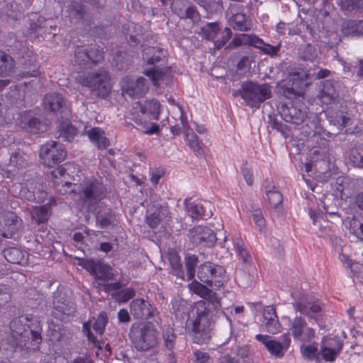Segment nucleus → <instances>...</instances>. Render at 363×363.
Here are the masks:
<instances>
[{"mask_svg":"<svg viewBox=\"0 0 363 363\" xmlns=\"http://www.w3.org/2000/svg\"><path fill=\"white\" fill-rule=\"evenodd\" d=\"M107 189L103 182L96 178L86 179L79 186L77 201L89 213H95L99 203L104 199Z\"/></svg>","mask_w":363,"mask_h":363,"instance_id":"nucleus-1","label":"nucleus"},{"mask_svg":"<svg viewBox=\"0 0 363 363\" xmlns=\"http://www.w3.org/2000/svg\"><path fill=\"white\" fill-rule=\"evenodd\" d=\"M196 310V316L187 324V330L195 343L203 345L211 338V315L205 302L198 303Z\"/></svg>","mask_w":363,"mask_h":363,"instance_id":"nucleus-2","label":"nucleus"},{"mask_svg":"<svg viewBox=\"0 0 363 363\" xmlns=\"http://www.w3.org/2000/svg\"><path fill=\"white\" fill-rule=\"evenodd\" d=\"M234 97L240 96L245 105L251 108L257 109L266 100L272 97V86L267 83L259 84L252 81H246L233 93Z\"/></svg>","mask_w":363,"mask_h":363,"instance_id":"nucleus-3","label":"nucleus"},{"mask_svg":"<svg viewBox=\"0 0 363 363\" xmlns=\"http://www.w3.org/2000/svg\"><path fill=\"white\" fill-rule=\"evenodd\" d=\"M133 347L138 352H147L158 344L157 332L150 323H133L128 333Z\"/></svg>","mask_w":363,"mask_h":363,"instance_id":"nucleus-4","label":"nucleus"},{"mask_svg":"<svg viewBox=\"0 0 363 363\" xmlns=\"http://www.w3.org/2000/svg\"><path fill=\"white\" fill-rule=\"evenodd\" d=\"M76 81L84 86L92 88L103 99L106 98L111 91V77L106 71L79 74Z\"/></svg>","mask_w":363,"mask_h":363,"instance_id":"nucleus-5","label":"nucleus"},{"mask_svg":"<svg viewBox=\"0 0 363 363\" xmlns=\"http://www.w3.org/2000/svg\"><path fill=\"white\" fill-rule=\"evenodd\" d=\"M225 268L211 262L200 264L197 270V277L202 283L213 289L222 286L226 280Z\"/></svg>","mask_w":363,"mask_h":363,"instance_id":"nucleus-6","label":"nucleus"},{"mask_svg":"<svg viewBox=\"0 0 363 363\" xmlns=\"http://www.w3.org/2000/svg\"><path fill=\"white\" fill-rule=\"evenodd\" d=\"M120 86L123 94L130 98L143 97L149 90V83L143 77L125 76L121 79Z\"/></svg>","mask_w":363,"mask_h":363,"instance_id":"nucleus-7","label":"nucleus"},{"mask_svg":"<svg viewBox=\"0 0 363 363\" xmlns=\"http://www.w3.org/2000/svg\"><path fill=\"white\" fill-rule=\"evenodd\" d=\"M76 312L74 303L61 291L53 295L52 315L60 321H68Z\"/></svg>","mask_w":363,"mask_h":363,"instance_id":"nucleus-8","label":"nucleus"},{"mask_svg":"<svg viewBox=\"0 0 363 363\" xmlns=\"http://www.w3.org/2000/svg\"><path fill=\"white\" fill-rule=\"evenodd\" d=\"M255 339L262 343L272 355L277 358L284 357L291 343L289 333L284 334L281 342L272 340L268 335L261 334L257 335Z\"/></svg>","mask_w":363,"mask_h":363,"instance_id":"nucleus-9","label":"nucleus"},{"mask_svg":"<svg viewBox=\"0 0 363 363\" xmlns=\"http://www.w3.org/2000/svg\"><path fill=\"white\" fill-rule=\"evenodd\" d=\"M343 342L338 336H324L320 342V354L325 362H333L340 353Z\"/></svg>","mask_w":363,"mask_h":363,"instance_id":"nucleus-10","label":"nucleus"},{"mask_svg":"<svg viewBox=\"0 0 363 363\" xmlns=\"http://www.w3.org/2000/svg\"><path fill=\"white\" fill-rule=\"evenodd\" d=\"M189 238L193 243L212 247L217 240L215 233L209 228L197 225L189 230Z\"/></svg>","mask_w":363,"mask_h":363,"instance_id":"nucleus-11","label":"nucleus"},{"mask_svg":"<svg viewBox=\"0 0 363 363\" xmlns=\"http://www.w3.org/2000/svg\"><path fill=\"white\" fill-rule=\"evenodd\" d=\"M290 330L295 339L310 342L315 337V330L310 327L301 316H296L291 320Z\"/></svg>","mask_w":363,"mask_h":363,"instance_id":"nucleus-12","label":"nucleus"},{"mask_svg":"<svg viewBox=\"0 0 363 363\" xmlns=\"http://www.w3.org/2000/svg\"><path fill=\"white\" fill-rule=\"evenodd\" d=\"M130 313L137 319L148 320L157 313V310L143 298H136L130 303Z\"/></svg>","mask_w":363,"mask_h":363,"instance_id":"nucleus-13","label":"nucleus"},{"mask_svg":"<svg viewBox=\"0 0 363 363\" xmlns=\"http://www.w3.org/2000/svg\"><path fill=\"white\" fill-rule=\"evenodd\" d=\"M67 151L62 144L50 140L40 146L39 157L40 159H65Z\"/></svg>","mask_w":363,"mask_h":363,"instance_id":"nucleus-14","label":"nucleus"},{"mask_svg":"<svg viewBox=\"0 0 363 363\" xmlns=\"http://www.w3.org/2000/svg\"><path fill=\"white\" fill-rule=\"evenodd\" d=\"M308 77V71L301 70L293 73L291 76V86L284 89V95L287 98L298 95L302 88L306 85L307 83L306 82Z\"/></svg>","mask_w":363,"mask_h":363,"instance_id":"nucleus-15","label":"nucleus"},{"mask_svg":"<svg viewBox=\"0 0 363 363\" xmlns=\"http://www.w3.org/2000/svg\"><path fill=\"white\" fill-rule=\"evenodd\" d=\"M319 135H318L316 133L313 135L316 145L313 146L311 150V155L313 156V157H320L321 159H325L329 155L330 142L324 137L327 136L328 138H331L333 134L323 130L322 133H320Z\"/></svg>","mask_w":363,"mask_h":363,"instance_id":"nucleus-16","label":"nucleus"},{"mask_svg":"<svg viewBox=\"0 0 363 363\" xmlns=\"http://www.w3.org/2000/svg\"><path fill=\"white\" fill-rule=\"evenodd\" d=\"M20 120L21 128L28 133L38 134L47 130V124L40 121L38 118H30V111L21 113Z\"/></svg>","mask_w":363,"mask_h":363,"instance_id":"nucleus-17","label":"nucleus"},{"mask_svg":"<svg viewBox=\"0 0 363 363\" xmlns=\"http://www.w3.org/2000/svg\"><path fill=\"white\" fill-rule=\"evenodd\" d=\"M43 107L46 111L54 114H61L66 108V102L61 94L48 93L44 96Z\"/></svg>","mask_w":363,"mask_h":363,"instance_id":"nucleus-18","label":"nucleus"},{"mask_svg":"<svg viewBox=\"0 0 363 363\" xmlns=\"http://www.w3.org/2000/svg\"><path fill=\"white\" fill-rule=\"evenodd\" d=\"M293 306L296 311H298L311 318H313V315L321 311V307L318 302H309L303 296L298 297L293 296Z\"/></svg>","mask_w":363,"mask_h":363,"instance_id":"nucleus-19","label":"nucleus"},{"mask_svg":"<svg viewBox=\"0 0 363 363\" xmlns=\"http://www.w3.org/2000/svg\"><path fill=\"white\" fill-rule=\"evenodd\" d=\"M281 115L286 122L299 125L303 122L306 113L294 104H284L281 108Z\"/></svg>","mask_w":363,"mask_h":363,"instance_id":"nucleus-20","label":"nucleus"},{"mask_svg":"<svg viewBox=\"0 0 363 363\" xmlns=\"http://www.w3.org/2000/svg\"><path fill=\"white\" fill-rule=\"evenodd\" d=\"M4 228L7 232L3 233L2 236L11 238L22 225V220L14 213L8 211L4 214Z\"/></svg>","mask_w":363,"mask_h":363,"instance_id":"nucleus-21","label":"nucleus"},{"mask_svg":"<svg viewBox=\"0 0 363 363\" xmlns=\"http://www.w3.org/2000/svg\"><path fill=\"white\" fill-rule=\"evenodd\" d=\"M338 92L334 85L333 82L325 80L320 89L318 98L322 104L328 105L334 103L338 98Z\"/></svg>","mask_w":363,"mask_h":363,"instance_id":"nucleus-22","label":"nucleus"},{"mask_svg":"<svg viewBox=\"0 0 363 363\" xmlns=\"http://www.w3.org/2000/svg\"><path fill=\"white\" fill-rule=\"evenodd\" d=\"M136 104L143 115H145L149 119L158 120L160 104L157 100L150 99L145 100L143 103L137 102Z\"/></svg>","mask_w":363,"mask_h":363,"instance_id":"nucleus-23","label":"nucleus"},{"mask_svg":"<svg viewBox=\"0 0 363 363\" xmlns=\"http://www.w3.org/2000/svg\"><path fill=\"white\" fill-rule=\"evenodd\" d=\"M245 38H250V45L260 50L265 55L274 57L276 56L279 51L280 44L273 46L264 43L262 39L257 35H245Z\"/></svg>","mask_w":363,"mask_h":363,"instance_id":"nucleus-24","label":"nucleus"},{"mask_svg":"<svg viewBox=\"0 0 363 363\" xmlns=\"http://www.w3.org/2000/svg\"><path fill=\"white\" fill-rule=\"evenodd\" d=\"M88 52L78 51L77 57H80V54L83 55L84 59H80V61H89V65H96L101 62L104 58V52L103 48L97 45H91L89 48Z\"/></svg>","mask_w":363,"mask_h":363,"instance_id":"nucleus-25","label":"nucleus"},{"mask_svg":"<svg viewBox=\"0 0 363 363\" xmlns=\"http://www.w3.org/2000/svg\"><path fill=\"white\" fill-rule=\"evenodd\" d=\"M87 135L91 143L99 149H106L110 145V141L105 132L99 127H94L87 131Z\"/></svg>","mask_w":363,"mask_h":363,"instance_id":"nucleus-26","label":"nucleus"},{"mask_svg":"<svg viewBox=\"0 0 363 363\" xmlns=\"http://www.w3.org/2000/svg\"><path fill=\"white\" fill-rule=\"evenodd\" d=\"M186 140L189 147L194 152L196 157H202L205 154L206 146L199 140L198 135L192 130L185 133Z\"/></svg>","mask_w":363,"mask_h":363,"instance_id":"nucleus-27","label":"nucleus"},{"mask_svg":"<svg viewBox=\"0 0 363 363\" xmlns=\"http://www.w3.org/2000/svg\"><path fill=\"white\" fill-rule=\"evenodd\" d=\"M59 135L65 141L72 142L77 134V129L72 125L70 121L61 120L57 126Z\"/></svg>","mask_w":363,"mask_h":363,"instance_id":"nucleus-28","label":"nucleus"},{"mask_svg":"<svg viewBox=\"0 0 363 363\" xmlns=\"http://www.w3.org/2000/svg\"><path fill=\"white\" fill-rule=\"evenodd\" d=\"M28 325L24 324L21 318H16L10 323V328L13 337L19 340V344L23 342L26 345V332L28 330Z\"/></svg>","mask_w":363,"mask_h":363,"instance_id":"nucleus-29","label":"nucleus"},{"mask_svg":"<svg viewBox=\"0 0 363 363\" xmlns=\"http://www.w3.org/2000/svg\"><path fill=\"white\" fill-rule=\"evenodd\" d=\"M15 71V61L11 56L0 50V77L11 75Z\"/></svg>","mask_w":363,"mask_h":363,"instance_id":"nucleus-30","label":"nucleus"},{"mask_svg":"<svg viewBox=\"0 0 363 363\" xmlns=\"http://www.w3.org/2000/svg\"><path fill=\"white\" fill-rule=\"evenodd\" d=\"M164 57V51L162 48L156 47H147L143 51V58L150 65L160 62Z\"/></svg>","mask_w":363,"mask_h":363,"instance_id":"nucleus-31","label":"nucleus"},{"mask_svg":"<svg viewBox=\"0 0 363 363\" xmlns=\"http://www.w3.org/2000/svg\"><path fill=\"white\" fill-rule=\"evenodd\" d=\"M96 222L101 228H108L115 225L116 216L113 211L108 209L107 211H96Z\"/></svg>","mask_w":363,"mask_h":363,"instance_id":"nucleus-32","label":"nucleus"},{"mask_svg":"<svg viewBox=\"0 0 363 363\" xmlns=\"http://www.w3.org/2000/svg\"><path fill=\"white\" fill-rule=\"evenodd\" d=\"M337 4L343 12L363 13V0H339Z\"/></svg>","mask_w":363,"mask_h":363,"instance_id":"nucleus-33","label":"nucleus"},{"mask_svg":"<svg viewBox=\"0 0 363 363\" xmlns=\"http://www.w3.org/2000/svg\"><path fill=\"white\" fill-rule=\"evenodd\" d=\"M232 26L234 30L248 31L251 29V22L246 18L245 14L238 13L232 17Z\"/></svg>","mask_w":363,"mask_h":363,"instance_id":"nucleus-34","label":"nucleus"},{"mask_svg":"<svg viewBox=\"0 0 363 363\" xmlns=\"http://www.w3.org/2000/svg\"><path fill=\"white\" fill-rule=\"evenodd\" d=\"M2 254L5 259L12 264H21L24 260L23 252L16 247L5 249Z\"/></svg>","mask_w":363,"mask_h":363,"instance_id":"nucleus-35","label":"nucleus"},{"mask_svg":"<svg viewBox=\"0 0 363 363\" xmlns=\"http://www.w3.org/2000/svg\"><path fill=\"white\" fill-rule=\"evenodd\" d=\"M46 20L44 17L39 16L36 22L32 21L30 23L29 34L33 35L34 38H38L46 33L45 23Z\"/></svg>","mask_w":363,"mask_h":363,"instance_id":"nucleus-36","label":"nucleus"},{"mask_svg":"<svg viewBox=\"0 0 363 363\" xmlns=\"http://www.w3.org/2000/svg\"><path fill=\"white\" fill-rule=\"evenodd\" d=\"M143 73L152 80L154 86H157L160 85V81L164 78L166 70L164 68L155 66L152 68L146 69Z\"/></svg>","mask_w":363,"mask_h":363,"instance_id":"nucleus-37","label":"nucleus"},{"mask_svg":"<svg viewBox=\"0 0 363 363\" xmlns=\"http://www.w3.org/2000/svg\"><path fill=\"white\" fill-rule=\"evenodd\" d=\"M265 189L269 203L272 208H277L282 204V195L279 191L275 189L274 186H267Z\"/></svg>","mask_w":363,"mask_h":363,"instance_id":"nucleus-38","label":"nucleus"},{"mask_svg":"<svg viewBox=\"0 0 363 363\" xmlns=\"http://www.w3.org/2000/svg\"><path fill=\"white\" fill-rule=\"evenodd\" d=\"M127 118L134 121L137 125H140L143 128H146L147 126V116L140 113L139 108H138V104L136 103L130 111Z\"/></svg>","mask_w":363,"mask_h":363,"instance_id":"nucleus-39","label":"nucleus"},{"mask_svg":"<svg viewBox=\"0 0 363 363\" xmlns=\"http://www.w3.org/2000/svg\"><path fill=\"white\" fill-rule=\"evenodd\" d=\"M50 208L48 206H36L32 212V218L38 223H45L49 218Z\"/></svg>","mask_w":363,"mask_h":363,"instance_id":"nucleus-40","label":"nucleus"},{"mask_svg":"<svg viewBox=\"0 0 363 363\" xmlns=\"http://www.w3.org/2000/svg\"><path fill=\"white\" fill-rule=\"evenodd\" d=\"M301 350L303 356L310 360L320 362V350L318 351V347L315 345H302Z\"/></svg>","mask_w":363,"mask_h":363,"instance_id":"nucleus-41","label":"nucleus"},{"mask_svg":"<svg viewBox=\"0 0 363 363\" xmlns=\"http://www.w3.org/2000/svg\"><path fill=\"white\" fill-rule=\"evenodd\" d=\"M358 20H346L341 27V32L344 36L358 35Z\"/></svg>","mask_w":363,"mask_h":363,"instance_id":"nucleus-42","label":"nucleus"},{"mask_svg":"<svg viewBox=\"0 0 363 363\" xmlns=\"http://www.w3.org/2000/svg\"><path fill=\"white\" fill-rule=\"evenodd\" d=\"M347 227L350 233L357 236L359 240H363V222L352 218L349 220Z\"/></svg>","mask_w":363,"mask_h":363,"instance_id":"nucleus-43","label":"nucleus"},{"mask_svg":"<svg viewBox=\"0 0 363 363\" xmlns=\"http://www.w3.org/2000/svg\"><path fill=\"white\" fill-rule=\"evenodd\" d=\"M185 206L186 211L191 218L197 220L203 216V207L195 202L186 201Z\"/></svg>","mask_w":363,"mask_h":363,"instance_id":"nucleus-44","label":"nucleus"},{"mask_svg":"<svg viewBox=\"0 0 363 363\" xmlns=\"http://www.w3.org/2000/svg\"><path fill=\"white\" fill-rule=\"evenodd\" d=\"M135 296V291L133 288H125L112 294V297L119 303H125Z\"/></svg>","mask_w":363,"mask_h":363,"instance_id":"nucleus-45","label":"nucleus"},{"mask_svg":"<svg viewBox=\"0 0 363 363\" xmlns=\"http://www.w3.org/2000/svg\"><path fill=\"white\" fill-rule=\"evenodd\" d=\"M162 337L165 347L172 350L174 348L177 336L174 333V330L170 327H167L162 330Z\"/></svg>","mask_w":363,"mask_h":363,"instance_id":"nucleus-46","label":"nucleus"},{"mask_svg":"<svg viewBox=\"0 0 363 363\" xmlns=\"http://www.w3.org/2000/svg\"><path fill=\"white\" fill-rule=\"evenodd\" d=\"M198 257L193 255L186 257L185 258V267L186 269V276L188 280H191L195 277V267L198 264Z\"/></svg>","mask_w":363,"mask_h":363,"instance_id":"nucleus-47","label":"nucleus"},{"mask_svg":"<svg viewBox=\"0 0 363 363\" xmlns=\"http://www.w3.org/2000/svg\"><path fill=\"white\" fill-rule=\"evenodd\" d=\"M112 269L110 266L99 263L97 268V273L95 274L96 279L103 281L112 279Z\"/></svg>","mask_w":363,"mask_h":363,"instance_id":"nucleus-48","label":"nucleus"},{"mask_svg":"<svg viewBox=\"0 0 363 363\" xmlns=\"http://www.w3.org/2000/svg\"><path fill=\"white\" fill-rule=\"evenodd\" d=\"M108 318L106 312L102 311L99 313L93 325V328L95 332L99 335H102L108 323Z\"/></svg>","mask_w":363,"mask_h":363,"instance_id":"nucleus-49","label":"nucleus"},{"mask_svg":"<svg viewBox=\"0 0 363 363\" xmlns=\"http://www.w3.org/2000/svg\"><path fill=\"white\" fill-rule=\"evenodd\" d=\"M62 325L55 324L53 321L49 324L48 335L52 342L60 341L62 336Z\"/></svg>","mask_w":363,"mask_h":363,"instance_id":"nucleus-50","label":"nucleus"},{"mask_svg":"<svg viewBox=\"0 0 363 363\" xmlns=\"http://www.w3.org/2000/svg\"><path fill=\"white\" fill-rule=\"evenodd\" d=\"M169 259L174 274L178 277L184 279V272L182 270V265L179 256L175 254L170 255Z\"/></svg>","mask_w":363,"mask_h":363,"instance_id":"nucleus-51","label":"nucleus"},{"mask_svg":"<svg viewBox=\"0 0 363 363\" xmlns=\"http://www.w3.org/2000/svg\"><path fill=\"white\" fill-rule=\"evenodd\" d=\"M220 30L219 23H208L202 28V32L207 39H213Z\"/></svg>","mask_w":363,"mask_h":363,"instance_id":"nucleus-52","label":"nucleus"},{"mask_svg":"<svg viewBox=\"0 0 363 363\" xmlns=\"http://www.w3.org/2000/svg\"><path fill=\"white\" fill-rule=\"evenodd\" d=\"M91 323L90 320L84 323L82 326V332L86 336L88 340L94 344V347L101 350V343L91 333Z\"/></svg>","mask_w":363,"mask_h":363,"instance_id":"nucleus-53","label":"nucleus"},{"mask_svg":"<svg viewBox=\"0 0 363 363\" xmlns=\"http://www.w3.org/2000/svg\"><path fill=\"white\" fill-rule=\"evenodd\" d=\"M223 313L225 316L226 320L225 323L224 328L220 331V341L223 342V344H225L230 340L233 335V328L231 320L228 318L227 315H225V313Z\"/></svg>","mask_w":363,"mask_h":363,"instance_id":"nucleus-54","label":"nucleus"},{"mask_svg":"<svg viewBox=\"0 0 363 363\" xmlns=\"http://www.w3.org/2000/svg\"><path fill=\"white\" fill-rule=\"evenodd\" d=\"M203 298L206 300L205 303L207 308L209 307L210 304L212 305V307L214 309L220 306V300L218 299L216 294L211 289L208 291ZM200 303H204V301H201Z\"/></svg>","mask_w":363,"mask_h":363,"instance_id":"nucleus-55","label":"nucleus"},{"mask_svg":"<svg viewBox=\"0 0 363 363\" xmlns=\"http://www.w3.org/2000/svg\"><path fill=\"white\" fill-rule=\"evenodd\" d=\"M145 220L146 223L150 228H157L160 225L162 221L161 212L159 211H155L149 216H146Z\"/></svg>","mask_w":363,"mask_h":363,"instance_id":"nucleus-56","label":"nucleus"},{"mask_svg":"<svg viewBox=\"0 0 363 363\" xmlns=\"http://www.w3.org/2000/svg\"><path fill=\"white\" fill-rule=\"evenodd\" d=\"M100 262H96L92 259H79V265L86 269L91 274L97 273V268Z\"/></svg>","mask_w":363,"mask_h":363,"instance_id":"nucleus-57","label":"nucleus"},{"mask_svg":"<svg viewBox=\"0 0 363 363\" xmlns=\"http://www.w3.org/2000/svg\"><path fill=\"white\" fill-rule=\"evenodd\" d=\"M317 57L318 50L314 46L311 44H308L305 46L302 54V58L303 60L313 62Z\"/></svg>","mask_w":363,"mask_h":363,"instance_id":"nucleus-58","label":"nucleus"},{"mask_svg":"<svg viewBox=\"0 0 363 363\" xmlns=\"http://www.w3.org/2000/svg\"><path fill=\"white\" fill-rule=\"evenodd\" d=\"M75 184L72 182H66L65 183L58 184L57 186V189L60 194L65 195L68 194H77Z\"/></svg>","mask_w":363,"mask_h":363,"instance_id":"nucleus-59","label":"nucleus"},{"mask_svg":"<svg viewBox=\"0 0 363 363\" xmlns=\"http://www.w3.org/2000/svg\"><path fill=\"white\" fill-rule=\"evenodd\" d=\"M30 338L33 341L40 343L42 340L41 328L38 326H37L35 329H32L30 327H28V330L26 332V341Z\"/></svg>","mask_w":363,"mask_h":363,"instance_id":"nucleus-60","label":"nucleus"},{"mask_svg":"<svg viewBox=\"0 0 363 363\" xmlns=\"http://www.w3.org/2000/svg\"><path fill=\"white\" fill-rule=\"evenodd\" d=\"M245 357H247V354H242L241 357L238 354L236 357L225 354L220 357L219 363H244Z\"/></svg>","mask_w":363,"mask_h":363,"instance_id":"nucleus-61","label":"nucleus"},{"mask_svg":"<svg viewBox=\"0 0 363 363\" xmlns=\"http://www.w3.org/2000/svg\"><path fill=\"white\" fill-rule=\"evenodd\" d=\"M191 289L195 294L203 298L210 289L206 286L203 283L201 284L195 280L194 282L191 284Z\"/></svg>","mask_w":363,"mask_h":363,"instance_id":"nucleus-62","label":"nucleus"},{"mask_svg":"<svg viewBox=\"0 0 363 363\" xmlns=\"http://www.w3.org/2000/svg\"><path fill=\"white\" fill-rule=\"evenodd\" d=\"M264 326L267 332L272 334L277 333L281 327L278 317L264 322Z\"/></svg>","mask_w":363,"mask_h":363,"instance_id":"nucleus-63","label":"nucleus"},{"mask_svg":"<svg viewBox=\"0 0 363 363\" xmlns=\"http://www.w3.org/2000/svg\"><path fill=\"white\" fill-rule=\"evenodd\" d=\"M268 123L273 130H276L277 132H279L282 134L285 133L286 125H284L281 121H279L277 118L269 116Z\"/></svg>","mask_w":363,"mask_h":363,"instance_id":"nucleus-64","label":"nucleus"}]
</instances>
